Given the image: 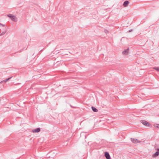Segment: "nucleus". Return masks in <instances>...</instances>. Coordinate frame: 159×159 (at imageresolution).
<instances>
[{"mask_svg":"<svg viewBox=\"0 0 159 159\" xmlns=\"http://www.w3.org/2000/svg\"><path fill=\"white\" fill-rule=\"evenodd\" d=\"M132 31H133L132 30H130L128 31V32H131Z\"/></svg>","mask_w":159,"mask_h":159,"instance_id":"16","label":"nucleus"},{"mask_svg":"<svg viewBox=\"0 0 159 159\" xmlns=\"http://www.w3.org/2000/svg\"><path fill=\"white\" fill-rule=\"evenodd\" d=\"M41 129L40 128H38L32 130V132L33 133H38L40 131Z\"/></svg>","mask_w":159,"mask_h":159,"instance_id":"6","label":"nucleus"},{"mask_svg":"<svg viewBox=\"0 0 159 159\" xmlns=\"http://www.w3.org/2000/svg\"><path fill=\"white\" fill-rule=\"evenodd\" d=\"M141 123H142L144 125L148 126L150 127L151 126V124L148 121L145 120H141Z\"/></svg>","mask_w":159,"mask_h":159,"instance_id":"2","label":"nucleus"},{"mask_svg":"<svg viewBox=\"0 0 159 159\" xmlns=\"http://www.w3.org/2000/svg\"><path fill=\"white\" fill-rule=\"evenodd\" d=\"M0 25H1L2 26H5V24H1V23H0Z\"/></svg>","mask_w":159,"mask_h":159,"instance_id":"15","label":"nucleus"},{"mask_svg":"<svg viewBox=\"0 0 159 159\" xmlns=\"http://www.w3.org/2000/svg\"><path fill=\"white\" fill-rule=\"evenodd\" d=\"M53 151H52L50 152V153H52Z\"/></svg>","mask_w":159,"mask_h":159,"instance_id":"17","label":"nucleus"},{"mask_svg":"<svg viewBox=\"0 0 159 159\" xmlns=\"http://www.w3.org/2000/svg\"><path fill=\"white\" fill-rule=\"evenodd\" d=\"M131 140L133 143H138L140 142V141H139L137 139L134 138H131Z\"/></svg>","mask_w":159,"mask_h":159,"instance_id":"5","label":"nucleus"},{"mask_svg":"<svg viewBox=\"0 0 159 159\" xmlns=\"http://www.w3.org/2000/svg\"><path fill=\"white\" fill-rule=\"evenodd\" d=\"M104 155L107 159H111V157L108 152H106L104 153Z\"/></svg>","mask_w":159,"mask_h":159,"instance_id":"4","label":"nucleus"},{"mask_svg":"<svg viewBox=\"0 0 159 159\" xmlns=\"http://www.w3.org/2000/svg\"><path fill=\"white\" fill-rule=\"evenodd\" d=\"M129 50V48H127L123 52L122 54L123 55H127V54L128 51Z\"/></svg>","mask_w":159,"mask_h":159,"instance_id":"9","label":"nucleus"},{"mask_svg":"<svg viewBox=\"0 0 159 159\" xmlns=\"http://www.w3.org/2000/svg\"><path fill=\"white\" fill-rule=\"evenodd\" d=\"M7 16L9 17L11 20L16 22L17 21L16 17L13 15L12 14H9L7 15Z\"/></svg>","mask_w":159,"mask_h":159,"instance_id":"1","label":"nucleus"},{"mask_svg":"<svg viewBox=\"0 0 159 159\" xmlns=\"http://www.w3.org/2000/svg\"><path fill=\"white\" fill-rule=\"evenodd\" d=\"M156 150L157 151L152 155V156L154 157H156L159 155V148H158Z\"/></svg>","mask_w":159,"mask_h":159,"instance_id":"3","label":"nucleus"},{"mask_svg":"<svg viewBox=\"0 0 159 159\" xmlns=\"http://www.w3.org/2000/svg\"><path fill=\"white\" fill-rule=\"evenodd\" d=\"M44 48H43V49L41 50L39 52V53H40L41 52H42L43 50L44 49Z\"/></svg>","mask_w":159,"mask_h":159,"instance_id":"14","label":"nucleus"},{"mask_svg":"<svg viewBox=\"0 0 159 159\" xmlns=\"http://www.w3.org/2000/svg\"><path fill=\"white\" fill-rule=\"evenodd\" d=\"M70 106H71V107H73V108H74V107H72V106H71V105H70Z\"/></svg>","mask_w":159,"mask_h":159,"instance_id":"18","label":"nucleus"},{"mask_svg":"<svg viewBox=\"0 0 159 159\" xmlns=\"http://www.w3.org/2000/svg\"><path fill=\"white\" fill-rule=\"evenodd\" d=\"M12 76L10 77L3 81H2L0 82V84H2V83L4 82L5 83L8 80H9L10 79H11L12 78Z\"/></svg>","mask_w":159,"mask_h":159,"instance_id":"8","label":"nucleus"},{"mask_svg":"<svg viewBox=\"0 0 159 159\" xmlns=\"http://www.w3.org/2000/svg\"><path fill=\"white\" fill-rule=\"evenodd\" d=\"M129 2L128 1H125L123 4V6L124 7H127L129 3Z\"/></svg>","mask_w":159,"mask_h":159,"instance_id":"7","label":"nucleus"},{"mask_svg":"<svg viewBox=\"0 0 159 159\" xmlns=\"http://www.w3.org/2000/svg\"><path fill=\"white\" fill-rule=\"evenodd\" d=\"M91 108L92 111L94 112H97L98 111V110L95 107L92 106Z\"/></svg>","mask_w":159,"mask_h":159,"instance_id":"10","label":"nucleus"},{"mask_svg":"<svg viewBox=\"0 0 159 159\" xmlns=\"http://www.w3.org/2000/svg\"><path fill=\"white\" fill-rule=\"evenodd\" d=\"M6 32H7V30H6V29H5V31L4 32H3L2 33H1V34L0 35V36H2V35H4L6 33Z\"/></svg>","mask_w":159,"mask_h":159,"instance_id":"11","label":"nucleus"},{"mask_svg":"<svg viewBox=\"0 0 159 159\" xmlns=\"http://www.w3.org/2000/svg\"><path fill=\"white\" fill-rule=\"evenodd\" d=\"M154 126H155V127L157 128H159V124H157L156 125H154Z\"/></svg>","mask_w":159,"mask_h":159,"instance_id":"12","label":"nucleus"},{"mask_svg":"<svg viewBox=\"0 0 159 159\" xmlns=\"http://www.w3.org/2000/svg\"><path fill=\"white\" fill-rule=\"evenodd\" d=\"M154 69L159 72V68L157 67H155L154 68Z\"/></svg>","mask_w":159,"mask_h":159,"instance_id":"13","label":"nucleus"}]
</instances>
